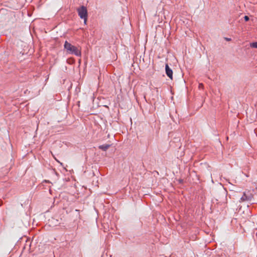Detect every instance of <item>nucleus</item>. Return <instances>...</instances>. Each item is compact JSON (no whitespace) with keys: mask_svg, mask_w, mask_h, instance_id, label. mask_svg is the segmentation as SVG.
<instances>
[{"mask_svg":"<svg viewBox=\"0 0 257 257\" xmlns=\"http://www.w3.org/2000/svg\"><path fill=\"white\" fill-rule=\"evenodd\" d=\"M64 48L67 50V52L70 54H73L76 56H81V49L78 47H76L72 45L67 41H65L64 44Z\"/></svg>","mask_w":257,"mask_h":257,"instance_id":"nucleus-1","label":"nucleus"},{"mask_svg":"<svg viewBox=\"0 0 257 257\" xmlns=\"http://www.w3.org/2000/svg\"><path fill=\"white\" fill-rule=\"evenodd\" d=\"M77 12L80 18L84 19V23L85 24H86L87 19V11L86 8L84 6H82L77 9Z\"/></svg>","mask_w":257,"mask_h":257,"instance_id":"nucleus-2","label":"nucleus"},{"mask_svg":"<svg viewBox=\"0 0 257 257\" xmlns=\"http://www.w3.org/2000/svg\"><path fill=\"white\" fill-rule=\"evenodd\" d=\"M166 73L167 75L171 79H173V71L169 67L168 64L165 65Z\"/></svg>","mask_w":257,"mask_h":257,"instance_id":"nucleus-3","label":"nucleus"},{"mask_svg":"<svg viewBox=\"0 0 257 257\" xmlns=\"http://www.w3.org/2000/svg\"><path fill=\"white\" fill-rule=\"evenodd\" d=\"M110 147V145L105 144L100 145L98 147L99 149H101L104 151H106Z\"/></svg>","mask_w":257,"mask_h":257,"instance_id":"nucleus-4","label":"nucleus"},{"mask_svg":"<svg viewBox=\"0 0 257 257\" xmlns=\"http://www.w3.org/2000/svg\"><path fill=\"white\" fill-rule=\"evenodd\" d=\"M249 199L248 197L246 195L245 193H243V196L241 197V198H240V200H241V201H246V200H248Z\"/></svg>","mask_w":257,"mask_h":257,"instance_id":"nucleus-5","label":"nucleus"},{"mask_svg":"<svg viewBox=\"0 0 257 257\" xmlns=\"http://www.w3.org/2000/svg\"><path fill=\"white\" fill-rule=\"evenodd\" d=\"M250 47L257 48V42L251 43Z\"/></svg>","mask_w":257,"mask_h":257,"instance_id":"nucleus-6","label":"nucleus"},{"mask_svg":"<svg viewBox=\"0 0 257 257\" xmlns=\"http://www.w3.org/2000/svg\"><path fill=\"white\" fill-rule=\"evenodd\" d=\"M244 19L245 21H248L249 20V17L247 16H244Z\"/></svg>","mask_w":257,"mask_h":257,"instance_id":"nucleus-7","label":"nucleus"},{"mask_svg":"<svg viewBox=\"0 0 257 257\" xmlns=\"http://www.w3.org/2000/svg\"><path fill=\"white\" fill-rule=\"evenodd\" d=\"M203 86V84L200 83L199 84V88H202Z\"/></svg>","mask_w":257,"mask_h":257,"instance_id":"nucleus-8","label":"nucleus"},{"mask_svg":"<svg viewBox=\"0 0 257 257\" xmlns=\"http://www.w3.org/2000/svg\"><path fill=\"white\" fill-rule=\"evenodd\" d=\"M226 40L229 41V40H230V39H226Z\"/></svg>","mask_w":257,"mask_h":257,"instance_id":"nucleus-9","label":"nucleus"}]
</instances>
